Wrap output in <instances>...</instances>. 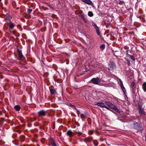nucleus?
<instances>
[{
  "label": "nucleus",
  "mask_w": 146,
  "mask_h": 146,
  "mask_svg": "<svg viewBox=\"0 0 146 146\" xmlns=\"http://www.w3.org/2000/svg\"><path fill=\"white\" fill-rule=\"evenodd\" d=\"M115 67L116 66L114 63L113 62L109 63L108 65V69L110 70H113Z\"/></svg>",
  "instance_id": "1"
},
{
  "label": "nucleus",
  "mask_w": 146,
  "mask_h": 146,
  "mask_svg": "<svg viewBox=\"0 0 146 146\" xmlns=\"http://www.w3.org/2000/svg\"><path fill=\"white\" fill-rule=\"evenodd\" d=\"M17 51L18 52V54L19 57L21 58V60L24 62L25 60L23 56V55L21 50H20L19 49H17Z\"/></svg>",
  "instance_id": "2"
},
{
  "label": "nucleus",
  "mask_w": 146,
  "mask_h": 146,
  "mask_svg": "<svg viewBox=\"0 0 146 146\" xmlns=\"http://www.w3.org/2000/svg\"><path fill=\"white\" fill-rule=\"evenodd\" d=\"M91 83L96 84H98L99 81V79L98 78H92L91 80Z\"/></svg>",
  "instance_id": "3"
},
{
  "label": "nucleus",
  "mask_w": 146,
  "mask_h": 146,
  "mask_svg": "<svg viewBox=\"0 0 146 146\" xmlns=\"http://www.w3.org/2000/svg\"><path fill=\"white\" fill-rule=\"evenodd\" d=\"M109 107L113 109L116 112H118L119 111V109L116 106L111 103L110 104Z\"/></svg>",
  "instance_id": "4"
},
{
  "label": "nucleus",
  "mask_w": 146,
  "mask_h": 146,
  "mask_svg": "<svg viewBox=\"0 0 146 146\" xmlns=\"http://www.w3.org/2000/svg\"><path fill=\"white\" fill-rule=\"evenodd\" d=\"M46 112L43 110H41L38 112L39 116H44L46 115Z\"/></svg>",
  "instance_id": "5"
},
{
  "label": "nucleus",
  "mask_w": 146,
  "mask_h": 146,
  "mask_svg": "<svg viewBox=\"0 0 146 146\" xmlns=\"http://www.w3.org/2000/svg\"><path fill=\"white\" fill-rule=\"evenodd\" d=\"M8 25L9 26L10 30H12L14 27V25L13 23L11 22H10L8 23Z\"/></svg>",
  "instance_id": "6"
},
{
  "label": "nucleus",
  "mask_w": 146,
  "mask_h": 146,
  "mask_svg": "<svg viewBox=\"0 0 146 146\" xmlns=\"http://www.w3.org/2000/svg\"><path fill=\"white\" fill-rule=\"evenodd\" d=\"M96 105H98V106H99L102 108H104L106 106L104 103L102 102L98 103L96 104Z\"/></svg>",
  "instance_id": "7"
},
{
  "label": "nucleus",
  "mask_w": 146,
  "mask_h": 146,
  "mask_svg": "<svg viewBox=\"0 0 146 146\" xmlns=\"http://www.w3.org/2000/svg\"><path fill=\"white\" fill-rule=\"evenodd\" d=\"M67 134L70 137L72 136L74 134L71 130H68L67 132Z\"/></svg>",
  "instance_id": "8"
},
{
  "label": "nucleus",
  "mask_w": 146,
  "mask_h": 146,
  "mask_svg": "<svg viewBox=\"0 0 146 146\" xmlns=\"http://www.w3.org/2000/svg\"><path fill=\"white\" fill-rule=\"evenodd\" d=\"M133 128H136V129H137L138 128V123L136 122H135L134 121L133 122Z\"/></svg>",
  "instance_id": "9"
},
{
  "label": "nucleus",
  "mask_w": 146,
  "mask_h": 146,
  "mask_svg": "<svg viewBox=\"0 0 146 146\" xmlns=\"http://www.w3.org/2000/svg\"><path fill=\"white\" fill-rule=\"evenodd\" d=\"M142 88L145 92H146V82H144L142 85Z\"/></svg>",
  "instance_id": "10"
},
{
  "label": "nucleus",
  "mask_w": 146,
  "mask_h": 146,
  "mask_svg": "<svg viewBox=\"0 0 146 146\" xmlns=\"http://www.w3.org/2000/svg\"><path fill=\"white\" fill-rule=\"evenodd\" d=\"M121 87L124 93L125 94L126 93V90L123 85H122L121 86Z\"/></svg>",
  "instance_id": "11"
},
{
  "label": "nucleus",
  "mask_w": 146,
  "mask_h": 146,
  "mask_svg": "<svg viewBox=\"0 0 146 146\" xmlns=\"http://www.w3.org/2000/svg\"><path fill=\"white\" fill-rule=\"evenodd\" d=\"M14 108L16 111H19L20 109V107L19 105H16L14 107Z\"/></svg>",
  "instance_id": "12"
},
{
  "label": "nucleus",
  "mask_w": 146,
  "mask_h": 146,
  "mask_svg": "<svg viewBox=\"0 0 146 146\" xmlns=\"http://www.w3.org/2000/svg\"><path fill=\"white\" fill-rule=\"evenodd\" d=\"M139 113L141 114H143L144 113L143 110L141 108V107L140 106L139 108Z\"/></svg>",
  "instance_id": "13"
},
{
  "label": "nucleus",
  "mask_w": 146,
  "mask_h": 146,
  "mask_svg": "<svg viewBox=\"0 0 146 146\" xmlns=\"http://www.w3.org/2000/svg\"><path fill=\"white\" fill-rule=\"evenodd\" d=\"M50 92L51 94L54 95L56 92V91L54 89H51L50 90Z\"/></svg>",
  "instance_id": "14"
},
{
  "label": "nucleus",
  "mask_w": 146,
  "mask_h": 146,
  "mask_svg": "<svg viewBox=\"0 0 146 146\" xmlns=\"http://www.w3.org/2000/svg\"><path fill=\"white\" fill-rule=\"evenodd\" d=\"M88 15L90 17H92L93 16V14L91 11H89L88 13Z\"/></svg>",
  "instance_id": "15"
},
{
  "label": "nucleus",
  "mask_w": 146,
  "mask_h": 146,
  "mask_svg": "<svg viewBox=\"0 0 146 146\" xmlns=\"http://www.w3.org/2000/svg\"><path fill=\"white\" fill-rule=\"evenodd\" d=\"M100 48L101 50H103L105 48V45L104 44H102L100 45Z\"/></svg>",
  "instance_id": "16"
},
{
  "label": "nucleus",
  "mask_w": 146,
  "mask_h": 146,
  "mask_svg": "<svg viewBox=\"0 0 146 146\" xmlns=\"http://www.w3.org/2000/svg\"><path fill=\"white\" fill-rule=\"evenodd\" d=\"M135 82L134 81H133L131 83L130 85V87L133 88L135 85Z\"/></svg>",
  "instance_id": "17"
},
{
  "label": "nucleus",
  "mask_w": 146,
  "mask_h": 146,
  "mask_svg": "<svg viewBox=\"0 0 146 146\" xmlns=\"http://www.w3.org/2000/svg\"><path fill=\"white\" fill-rule=\"evenodd\" d=\"M105 103L106 105L109 107L110 104H111V103L109 102H105Z\"/></svg>",
  "instance_id": "18"
},
{
  "label": "nucleus",
  "mask_w": 146,
  "mask_h": 146,
  "mask_svg": "<svg viewBox=\"0 0 146 146\" xmlns=\"http://www.w3.org/2000/svg\"><path fill=\"white\" fill-rule=\"evenodd\" d=\"M52 146H57L55 143L54 141H52L51 143Z\"/></svg>",
  "instance_id": "19"
},
{
  "label": "nucleus",
  "mask_w": 146,
  "mask_h": 146,
  "mask_svg": "<svg viewBox=\"0 0 146 146\" xmlns=\"http://www.w3.org/2000/svg\"><path fill=\"white\" fill-rule=\"evenodd\" d=\"M32 11V9H28L27 10L28 13H31Z\"/></svg>",
  "instance_id": "20"
},
{
  "label": "nucleus",
  "mask_w": 146,
  "mask_h": 146,
  "mask_svg": "<svg viewBox=\"0 0 146 146\" xmlns=\"http://www.w3.org/2000/svg\"><path fill=\"white\" fill-rule=\"evenodd\" d=\"M96 31V33H97L98 34V35H100V33L99 30Z\"/></svg>",
  "instance_id": "21"
},
{
  "label": "nucleus",
  "mask_w": 146,
  "mask_h": 146,
  "mask_svg": "<svg viewBox=\"0 0 146 146\" xmlns=\"http://www.w3.org/2000/svg\"><path fill=\"white\" fill-rule=\"evenodd\" d=\"M119 80L121 86L122 85H123L122 81L120 79H119Z\"/></svg>",
  "instance_id": "22"
},
{
  "label": "nucleus",
  "mask_w": 146,
  "mask_h": 146,
  "mask_svg": "<svg viewBox=\"0 0 146 146\" xmlns=\"http://www.w3.org/2000/svg\"><path fill=\"white\" fill-rule=\"evenodd\" d=\"M92 25H93V26L94 27V28H95L97 26L96 25V24L95 23H92Z\"/></svg>",
  "instance_id": "23"
},
{
  "label": "nucleus",
  "mask_w": 146,
  "mask_h": 146,
  "mask_svg": "<svg viewBox=\"0 0 146 146\" xmlns=\"http://www.w3.org/2000/svg\"><path fill=\"white\" fill-rule=\"evenodd\" d=\"M94 28L95 29L96 31L99 30L98 27V26Z\"/></svg>",
  "instance_id": "24"
},
{
  "label": "nucleus",
  "mask_w": 146,
  "mask_h": 146,
  "mask_svg": "<svg viewBox=\"0 0 146 146\" xmlns=\"http://www.w3.org/2000/svg\"><path fill=\"white\" fill-rule=\"evenodd\" d=\"M105 108H106L107 109H108V110H110V109L109 108H108V107H107V106H105V107H104Z\"/></svg>",
  "instance_id": "25"
},
{
  "label": "nucleus",
  "mask_w": 146,
  "mask_h": 146,
  "mask_svg": "<svg viewBox=\"0 0 146 146\" xmlns=\"http://www.w3.org/2000/svg\"><path fill=\"white\" fill-rule=\"evenodd\" d=\"M143 100H142V99H141V102H142V101H143Z\"/></svg>",
  "instance_id": "26"
},
{
  "label": "nucleus",
  "mask_w": 146,
  "mask_h": 146,
  "mask_svg": "<svg viewBox=\"0 0 146 146\" xmlns=\"http://www.w3.org/2000/svg\"><path fill=\"white\" fill-rule=\"evenodd\" d=\"M145 141H146V138H145Z\"/></svg>",
  "instance_id": "27"
},
{
  "label": "nucleus",
  "mask_w": 146,
  "mask_h": 146,
  "mask_svg": "<svg viewBox=\"0 0 146 146\" xmlns=\"http://www.w3.org/2000/svg\"><path fill=\"white\" fill-rule=\"evenodd\" d=\"M1 1V0H0V2Z\"/></svg>",
  "instance_id": "28"
}]
</instances>
